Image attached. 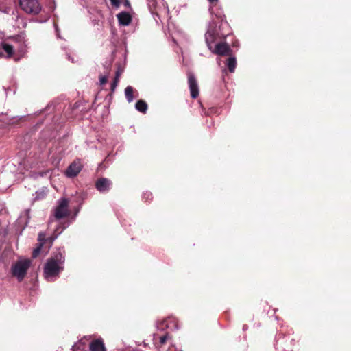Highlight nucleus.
<instances>
[{"mask_svg":"<svg viewBox=\"0 0 351 351\" xmlns=\"http://www.w3.org/2000/svg\"><path fill=\"white\" fill-rule=\"evenodd\" d=\"M99 82H100V84L101 85H104L107 82V77L104 75V76H101L99 77Z\"/></svg>","mask_w":351,"mask_h":351,"instance_id":"412c9836","label":"nucleus"},{"mask_svg":"<svg viewBox=\"0 0 351 351\" xmlns=\"http://www.w3.org/2000/svg\"><path fill=\"white\" fill-rule=\"evenodd\" d=\"M110 180L106 178L99 179L95 183L97 189L101 193L108 191L110 189Z\"/></svg>","mask_w":351,"mask_h":351,"instance_id":"1a4fd4ad","label":"nucleus"},{"mask_svg":"<svg viewBox=\"0 0 351 351\" xmlns=\"http://www.w3.org/2000/svg\"><path fill=\"white\" fill-rule=\"evenodd\" d=\"M2 49L6 52L7 58H10L14 53V48L15 47L14 45L9 44L6 42L1 43Z\"/></svg>","mask_w":351,"mask_h":351,"instance_id":"4468645a","label":"nucleus"},{"mask_svg":"<svg viewBox=\"0 0 351 351\" xmlns=\"http://www.w3.org/2000/svg\"><path fill=\"white\" fill-rule=\"evenodd\" d=\"M169 338V336L166 334L159 338V344L160 346L165 344L167 341V340Z\"/></svg>","mask_w":351,"mask_h":351,"instance_id":"a211bd4d","label":"nucleus"},{"mask_svg":"<svg viewBox=\"0 0 351 351\" xmlns=\"http://www.w3.org/2000/svg\"><path fill=\"white\" fill-rule=\"evenodd\" d=\"M158 330H163L165 328L177 329L176 319L174 317H168L156 325Z\"/></svg>","mask_w":351,"mask_h":351,"instance_id":"0eeeda50","label":"nucleus"},{"mask_svg":"<svg viewBox=\"0 0 351 351\" xmlns=\"http://www.w3.org/2000/svg\"><path fill=\"white\" fill-rule=\"evenodd\" d=\"M3 56H4V55H3V53L2 51H1V49H0V58H3Z\"/></svg>","mask_w":351,"mask_h":351,"instance_id":"bb28decb","label":"nucleus"},{"mask_svg":"<svg viewBox=\"0 0 351 351\" xmlns=\"http://www.w3.org/2000/svg\"><path fill=\"white\" fill-rule=\"evenodd\" d=\"M41 247H42V246L39 245L36 249H34V250L33 251V253H32L33 258L37 257V256L39 254V253L40 252Z\"/></svg>","mask_w":351,"mask_h":351,"instance_id":"6ab92c4d","label":"nucleus"},{"mask_svg":"<svg viewBox=\"0 0 351 351\" xmlns=\"http://www.w3.org/2000/svg\"><path fill=\"white\" fill-rule=\"evenodd\" d=\"M188 82L191 97L193 99L197 98L199 95V88L193 74L189 73L188 75Z\"/></svg>","mask_w":351,"mask_h":351,"instance_id":"423d86ee","label":"nucleus"},{"mask_svg":"<svg viewBox=\"0 0 351 351\" xmlns=\"http://www.w3.org/2000/svg\"><path fill=\"white\" fill-rule=\"evenodd\" d=\"M82 165L80 160L73 161L67 168L65 174L68 178L75 177L82 170Z\"/></svg>","mask_w":351,"mask_h":351,"instance_id":"39448f33","label":"nucleus"},{"mask_svg":"<svg viewBox=\"0 0 351 351\" xmlns=\"http://www.w3.org/2000/svg\"><path fill=\"white\" fill-rule=\"evenodd\" d=\"M69 200L62 198L58 200V205L54 209V216L56 219H60L66 217L69 215Z\"/></svg>","mask_w":351,"mask_h":351,"instance_id":"20e7f679","label":"nucleus"},{"mask_svg":"<svg viewBox=\"0 0 351 351\" xmlns=\"http://www.w3.org/2000/svg\"><path fill=\"white\" fill-rule=\"evenodd\" d=\"M133 93H134V89L132 86H128L125 88V95L127 101L129 103L132 102L134 99Z\"/></svg>","mask_w":351,"mask_h":351,"instance_id":"dca6fc26","label":"nucleus"},{"mask_svg":"<svg viewBox=\"0 0 351 351\" xmlns=\"http://www.w3.org/2000/svg\"><path fill=\"white\" fill-rule=\"evenodd\" d=\"M46 195L44 190L40 192H37V195L36 197V199H40L43 198Z\"/></svg>","mask_w":351,"mask_h":351,"instance_id":"aec40b11","label":"nucleus"},{"mask_svg":"<svg viewBox=\"0 0 351 351\" xmlns=\"http://www.w3.org/2000/svg\"><path fill=\"white\" fill-rule=\"evenodd\" d=\"M64 258L60 253L48 259L44 267L45 278L52 282L57 279L64 269Z\"/></svg>","mask_w":351,"mask_h":351,"instance_id":"f257e3e1","label":"nucleus"},{"mask_svg":"<svg viewBox=\"0 0 351 351\" xmlns=\"http://www.w3.org/2000/svg\"><path fill=\"white\" fill-rule=\"evenodd\" d=\"M119 25L127 26L132 21L131 15L126 12H121L117 15Z\"/></svg>","mask_w":351,"mask_h":351,"instance_id":"9b49d317","label":"nucleus"},{"mask_svg":"<svg viewBox=\"0 0 351 351\" xmlns=\"http://www.w3.org/2000/svg\"><path fill=\"white\" fill-rule=\"evenodd\" d=\"M211 51L213 53H214L215 54H217L219 56H226V55L229 54V53L230 52L231 50L228 44H226L225 43H217L215 45V49H212Z\"/></svg>","mask_w":351,"mask_h":351,"instance_id":"6e6552de","label":"nucleus"},{"mask_svg":"<svg viewBox=\"0 0 351 351\" xmlns=\"http://www.w3.org/2000/svg\"><path fill=\"white\" fill-rule=\"evenodd\" d=\"M69 60H71L72 62H74V60L73 58H71L70 56L68 57Z\"/></svg>","mask_w":351,"mask_h":351,"instance_id":"cd10ccee","label":"nucleus"},{"mask_svg":"<svg viewBox=\"0 0 351 351\" xmlns=\"http://www.w3.org/2000/svg\"><path fill=\"white\" fill-rule=\"evenodd\" d=\"M210 3H215L218 1V0H208Z\"/></svg>","mask_w":351,"mask_h":351,"instance_id":"393cba45","label":"nucleus"},{"mask_svg":"<svg viewBox=\"0 0 351 351\" xmlns=\"http://www.w3.org/2000/svg\"><path fill=\"white\" fill-rule=\"evenodd\" d=\"M117 84H118V82H115V81H114V82L112 83V84H111V90H112V92H114V91L115 90L116 87H117Z\"/></svg>","mask_w":351,"mask_h":351,"instance_id":"b1692460","label":"nucleus"},{"mask_svg":"<svg viewBox=\"0 0 351 351\" xmlns=\"http://www.w3.org/2000/svg\"><path fill=\"white\" fill-rule=\"evenodd\" d=\"M90 351H106L104 341L101 339H95L90 343Z\"/></svg>","mask_w":351,"mask_h":351,"instance_id":"f8f14e48","label":"nucleus"},{"mask_svg":"<svg viewBox=\"0 0 351 351\" xmlns=\"http://www.w3.org/2000/svg\"><path fill=\"white\" fill-rule=\"evenodd\" d=\"M112 5L116 7H119V0H110Z\"/></svg>","mask_w":351,"mask_h":351,"instance_id":"4be33fe9","label":"nucleus"},{"mask_svg":"<svg viewBox=\"0 0 351 351\" xmlns=\"http://www.w3.org/2000/svg\"><path fill=\"white\" fill-rule=\"evenodd\" d=\"M227 66L230 73H234L237 66V60L234 57H230L227 60Z\"/></svg>","mask_w":351,"mask_h":351,"instance_id":"2eb2a0df","label":"nucleus"},{"mask_svg":"<svg viewBox=\"0 0 351 351\" xmlns=\"http://www.w3.org/2000/svg\"><path fill=\"white\" fill-rule=\"evenodd\" d=\"M215 31L213 29L211 25H209V27L205 34V40L207 44V46L210 50H212V44L214 43L216 38Z\"/></svg>","mask_w":351,"mask_h":351,"instance_id":"9d476101","label":"nucleus"},{"mask_svg":"<svg viewBox=\"0 0 351 351\" xmlns=\"http://www.w3.org/2000/svg\"><path fill=\"white\" fill-rule=\"evenodd\" d=\"M20 6L26 13L32 14H37L41 10L38 0H20Z\"/></svg>","mask_w":351,"mask_h":351,"instance_id":"7ed1b4c3","label":"nucleus"},{"mask_svg":"<svg viewBox=\"0 0 351 351\" xmlns=\"http://www.w3.org/2000/svg\"><path fill=\"white\" fill-rule=\"evenodd\" d=\"M120 75H121V72L119 71H117L116 72V75H115L114 81H115V82L119 83Z\"/></svg>","mask_w":351,"mask_h":351,"instance_id":"5701e85b","label":"nucleus"},{"mask_svg":"<svg viewBox=\"0 0 351 351\" xmlns=\"http://www.w3.org/2000/svg\"><path fill=\"white\" fill-rule=\"evenodd\" d=\"M156 337V335H154V337ZM154 341H154L155 344H156V345H157V344H158V343H157V341H156V340L155 339H154Z\"/></svg>","mask_w":351,"mask_h":351,"instance_id":"c85d7f7f","label":"nucleus"},{"mask_svg":"<svg viewBox=\"0 0 351 351\" xmlns=\"http://www.w3.org/2000/svg\"><path fill=\"white\" fill-rule=\"evenodd\" d=\"M136 109L141 112H143V113H145L146 111H147V104L143 101V100H139L136 102Z\"/></svg>","mask_w":351,"mask_h":351,"instance_id":"f3484780","label":"nucleus"},{"mask_svg":"<svg viewBox=\"0 0 351 351\" xmlns=\"http://www.w3.org/2000/svg\"><path fill=\"white\" fill-rule=\"evenodd\" d=\"M61 232H58L56 235L54 237H51L50 238H48L47 239H45V234L44 233L40 232L38 235V241L40 242L39 245L43 246V244L47 241H49L50 246L52 245V243L53 241L58 237V235L60 234Z\"/></svg>","mask_w":351,"mask_h":351,"instance_id":"ddd939ff","label":"nucleus"},{"mask_svg":"<svg viewBox=\"0 0 351 351\" xmlns=\"http://www.w3.org/2000/svg\"><path fill=\"white\" fill-rule=\"evenodd\" d=\"M56 31L57 36L60 38L59 30H58V27L56 26Z\"/></svg>","mask_w":351,"mask_h":351,"instance_id":"a878e982","label":"nucleus"},{"mask_svg":"<svg viewBox=\"0 0 351 351\" xmlns=\"http://www.w3.org/2000/svg\"><path fill=\"white\" fill-rule=\"evenodd\" d=\"M30 265L31 261L29 259L21 258L18 260L12 267V275L19 281H21L26 275Z\"/></svg>","mask_w":351,"mask_h":351,"instance_id":"f03ea898","label":"nucleus"}]
</instances>
